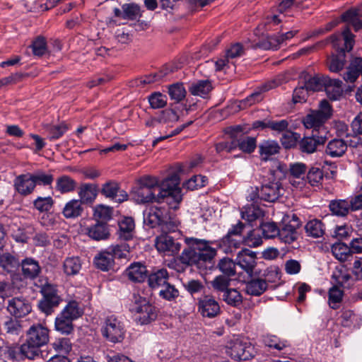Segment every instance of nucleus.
<instances>
[{"instance_id": "obj_1", "label": "nucleus", "mask_w": 362, "mask_h": 362, "mask_svg": "<svg viewBox=\"0 0 362 362\" xmlns=\"http://www.w3.org/2000/svg\"><path fill=\"white\" fill-rule=\"evenodd\" d=\"M185 242L187 245L180 255L181 263L188 266H195L199 269H205L216 255V250L211 246V243L204 239L186 238Z\"/></svg>"}, {"instance_id": "obj_2", "label": "nucleus", "mask_w": 362, "mask_h": 362, "mask_svg": "<svg viewBox=\"0 0 362 362\" xmlns=\"http://www.w3.org/2000/svg\"><path fill=\"white\" fill-rule=\"evenodd\" d=\"M49 341V330L45 325L35 323L25 332V340L21 344V350L25 358L34 359L40 353V348Z\"/></svg>"}, {"instance_id": "obj_3", "label": "nucleus", "mask_w": 362, "mask_h": 362, "mask_svg": "<svg viewBox=\"0 0 362 362\" xmlns=\"http://www.w3.org/2000/svg\"><path fill=\"white\" fill-rule=\"evenodd\" d=\"M144 223L151 228L159 226L161 232L171 233L177 230V225L170 220L167 210L162 207L151 206L144 211Z\"/></svg>"}, {"instance_id": "obj_4", "label": "nucleus", "mask_w": 362, "mask_h": 362, "mask_svg": "<svg viewBox=\"0 0 362 362\" xmlns=\"http://www.w3.org/2000/svg\"><path fill=\"white\" fill-rule=\"evenodd\" d=\"M129 310L134 315L136 322L141 325L149 324L157 317L156 308L146 298L136 293L132 296Z\"/></svg>"}, {"instance_id": "obj_5", "label": "nucleus", "mask_w": 362, "mask_h": 362, "mask_svg": "<svg viewBox=\"0 0 362 362\" xmlns=\"http://www.w3.org/2000/svg\"><path fill=\"white\" fill-rule=\"evenodd\" d=\"M332 115V108L326 100H323L320 103V108L317 110L311 111L303 119V124L307 129H313L314 133L318 132L320 134L326 133L323 124Z\"/></svg>"}, {"instance_id": "obj_6", "label": "nucleus", "mask_w": 362, "mask_h": 362, "mask_svg": "<svg viewBox=\"0 0 362 362\" xmlns=\"http://www.w3.org/2000/svg\"><path fill=\"white\" fill-rule=\"evenodd\" d=\"M179 184L180 180L177 175L165 178L161 183L160 192L158 194L160 200L166 199L167 202L174 209L177 208V205L182 199Z\"/></svg>"}, {"instance_id": "obj_7", "label": "nucleus", "mask_w": 362, "mask_h": 362, "mask_svg": "<svg viewBox=\"0 0 362 362\" xmlns=\"http://www.w3.org/2000/svg\"><path fill=\"white\" fill-rule=\"evenodd\" d=\"M226 348V354L236 361L250 360L256 354L255 348L252 344L244 342L237 337L230 339Z\"/></svg>"}, {"instance_id": "obj_8", "label": "nucleus", "mask_w": 362, "mask_h": 362, "mask_svg": "<svg viewBox=\"0 0 362 362\" xmlns=\"http://www.w3.org/2000/svg\"><path fill=\"white\" fill-rule=\"evenodd\" d=\"M126 329L121 318L112 315L107 316L102 328L103 336L112 343L121 342L125 337Z\"/></svg>"}, {"instance_id": "obj_9", "label": "nucleus", "mask_w": 362, "mask_h": 362, "mask_svg": "<svg viewBox=\"0 0 362 362\" xmlns=\"http://www.w3.org/2000/svg\"><path fill=\"white\" fill-rule=\"evenodd\" d=\"M281 174L279 169L270 171L269 182L262 186L260 190L261 198L267 202H274L283 195L284 189L276 177Z\"/></svg>"}, {"instance_id": "obj_10", "label": "nucleus", "mask_w": 362, "mask_h": 362, "mask_svg": "<svg viewBox=\"0 0 362 362\" xmlns=\"http://www.w3.org/2000/svg\"><path fill=\"white\" fill-rule=\"evenodd\" d=\"M40 292L42 298L39 301L38 307L47 315H50L54 308L59 305L62 298L58 295L56 286L49 283H46L41 287Z\"/></svg>"}, {"instance_id": "obj_11", "label": "nucleus", "mask_w": 362, "mask_h": 362, "mask_svg": "<svg viewBox=\"0 0 362 362\" xmlns=\"http://www.w3.org/2000/svg\"><path fill=\"white\" fill-rule=\"evenodd\" d=\"M279 279V274L275 271H269L265 276V279H255L246 284L245 291L248 295L259 296L262 295L268 287V282H276Z\"/></svg>"}, {"instance_id": "obj_12", "label": "nucleus", "mask_w": 362, "mask_h": 362, "mask_svg": "<svg viewBox=\"0 0 362 362\" xmlns=\"http://www.w3.org/2000/svg\"><path fill=\"white\" fill-rule=\"evenodd\" d=\"M354 37L355 35L346 27L341 33L332 35L329 39L333 47L339 52V54H344L345 52L352 50L355 43Z\"/></svg>"}, {"instance_id": "obj_13", "label": "nucleus", "mask_w": 362, "mask_h": 362, "mask_svg": "<svg viewBox=\"0 0 362 362\" xmlns=\"http://www.w3.org/2000/svg\"><path fill=\"white\" fill-rule=\"evenodd\" d=\"M155 247L159 253L166 256H173L180 250V244L164 232L156 237Z\"/></svg>"}, {"instance_id": "obj_14", "label": "nucleus", "mask_w": 362, "mask_h": 362, "mask_svg": "<svg viewBox=\"0 0 362 362\" xmlns=\"http://www.w3.org/2000/svg\"><path fill=\"white\" fill-rule=\"evenodd\" d=\"M119 252H120L119 245L109 247L106 250L100 252L94 257V264L102 271H108L113 266L114 258Z\"/></svg>"}, {"instance_id": "obj_15", "label": "nucleus", "mask_w": 362, "mask_h": 362, "mask_svg": "<svg viewBox=\"0 0 362 362\" xmlns=\"http://www.w3.org/2000/svg\"><path fill=\"white\" fill-rule=\"evenodd\" d=\"M7 310L13 317H23L31 312L29 301L23 297H14L8 300Z\"/></svg>"}, {"instance_id": "obj_16", "label": "nucleus", "mask_w": 362, "mask_h": 362, "mask_svg": "<svg viewBox=\"0 0 362 362\" xmlns=\"http://www.w3.org/2000/svg\"><path fill=\"white\" fill-rule=\"evenodd\" d=\"M15 190L22 196L31 194L36 187L32 173H25L17 176L13 180Z\"/></svg>"}, {"instance_id": "obj_17", "label": "nucleus", "mask_w": 362, "mask_h": 362, "mask_svg": "<svg viewBox=\"0 0 362 362\" xmlns=\"http://www.w3.org/2000/svg\"><path fill=\"white\" fill-rule=\"evenodd\" d=\"M199 312L204 317L212 318L219 314L221 308L213 296H205L199 300Z\"/></svg>"}, {"instance_id": "obj_18", "label": "nucleus", "mask_w": 362, "mask_h": 362, "mask_svg": "<svg viewBox=\"0 0 362 362\" xmlns=\"http://www.w3.org/2000/svg\"><path fill=\"white\" fill-rule=\"evenodd\" d=\"M307 170L306 165L302 163L291 164L288 180L291 185L298 189H303L305 184V174Z\"/></svg>"}, {"instance_id": "obj_19", "label": "nucleus", "mask_w": 362, "mask_h": 362, "mask_svg": "<svg viewBox=\"0 0 362 362\" xmlns=\"http://www.w3.org/2000/svg\"><path fill=\"white\" fill-rule=\"evenodd\" d=\"M256 253L248 249H243L237 255V264L247 274H251L257 264Z\"/></svg>"}, {"instance_id": "obj_20", "label": "nucleus", "mask_w": 362, "mask_h": 362, "mask_svg": "<svg viewBox=\"0 0 362 362\" xmlns=\"http://www.w3.org/2000/svg\"><path fill=\"white\" fill-rule=\"evenodd\" d=\"M326 141V136L323 134L318 135L313 131L312 136L303 137L299 142L300 150L306 153H313L318 146L323 145Z\"/></svg>"}, {"instance_id": "obj_21", "label": "nucleus", "mask_w": 362, "mask_h": 362, "mask_svg": "<svg viewBox=\"0 0 362 362\" xmlns=\"http://www.w3.org/2000/svg\"><path fill=\"white\" fill-rule=\"evenodd\" d=\"M341 19L348 25H351L355 31H358L362 28V4L344 12Z\"/></svg>"}, {"instance_id": "obj_22", "label": "nucleus", "mask_w": 362, "mask_h": 362, "mask_svg": "<svg viewBox=\"0 0 362 362\" xmlns=\"http://www.w3.org/2000/svg\"><path fill=\"white\" fill-rule=\"evenodd\" d=\"M101 193L118 203L126 201L128 197L124 190L119 189V184L112 181L107 182L103 185Z\"/></svg>"}, {"instance_id": "obj_23", "label": "nucleus", "mask_w": 362, "mask_h": 362, "mask_svg": "<svg viewBox=\"0 0 362 362\" xmlns=\"http://www.w3.org/2000/svg\"><path fill=\"white\" fill-rule=\"evenodd\" d=\"M342 82L339 79L323 78V86L327 97L332 100H339L343 93Z\"/></svg>"}, {"instance_id": "obj_24", "label": "nucleus", "mask_w": 362, "mask_h": 362, "mask_svg": "<svg viewBox=\"0 0 362 362\" xmlns=\"http://www.w3.org/2000/svg\"><path fill=\"white\" fill-rule=\"evenodd\" d=\"M125 272L128 278L132 281L142 282L147 277L146 267L140 262L131 264Z\"/></svg>"}, {"instance_id": "obj_25", "label": "nucleus", "mask_w": 362, "mask_h": 362, "mask_svg": "<svg viewBox=\"0 0 362 362\" xmlns=\"http://www.w3.org/2000/svg\"><path fill=\"white\" fill-rule=\"evenodd\" d=\"M132 194L137 203H147L153 201L160 202L158 194V197H156L153 191L149 189L148 187H144L140 185H138V186L134 188Z\"/></svg>"}, {"instance_id": "obj_26", "label": "nucleus", "mask_w": 362, "mask_h": 362, "mask_svg": "<svg viewBox=\"0 0 362 362\" xmlns=\"http://www.w3.org/2000/svg\"><path fill=\"white\" fill-rule=\"evenodd\" d=\"M296 221L297 222L296 226L287 223L281 229H279L278 237L281 242L291 244L297 240L298 235L297 228L300 225L298 218H296Z\"/></svg>"}, {"instance_id": "obj_27", "label": "nucleus", "mask_w": 362, "mask_h": 362, "mask_svg": "<svg viewBox=\"0 0 362 362\" xmlns=\"http://www.w3.org/2000/svg\"><path fill=\"white\" fill-rule=\"evenodd\" d=\"M169 274L165 269H158L148 276V284L152 289H160L168 281Z\"/></svg>"}, {"instance_id": "obj_28", "label": "nucleus", "mask_w": 362, "mask_h": 362, "mask_svg": "<svg viewBox=\"0 0 362 362\" xmlns=\"http://www.w3.org/2000/svg\"><path fill=\"white\" fill-rule=\"evenodd\" d=\"M362 58L355 57L351 61L347 68L346 71L343 75V78L347 83H354L361 74Z\"/></svg>"}, {"instance_id": "obj_29", "label": "nucleus", "mask_w": 362, "mask_h": 362, "mask_svg": "<svg viewBox=\"0 0 362 362\" xmlns=\"http://www.w3.org/2000/svg\"><path fill=\"white\" fill-rule=\"evenodd\" d=\"M347 150V144L340 139H334L331 140L327 146L325 152L332 158L342 156Z\"/></svg>"}, {"instance_id": "obj_30", "label": "nucleus", "mask_w": 362, "mask_h": 362, "mask_svg": "<svg viewBox=\"0 0 362 362\" xmlns=\"http://www.w3.org/2000/svg\"><path fill=\"white\" fill-rule=\"evenodd\" d=\"M213 86L209 80H199L192 83L189 90L193 95L206 98L212 90Z\"/></svg>"}, {"instance_id": "obj_31", "label": "nucleus", "mask_w": 362, "mask_h": 362, "mask_svg": "<svg viewBox=\"0 0 362 362\" xmlns=\"http://www.w3.org/2000/svg\"><path fill=\"white\" fill-rule=\"evenodd\" d=\"M22 271L25 277L33 279L40 273L38 262L33 258H26L21 262Z\"/></svg>"}, {"instance_id": "obj_32", "label": "nucleus", "mask_w": 362, "mask_h": 362, "mask_svg": "<svg viewBox=\"0 0 362 362\" xmlns=\"http://www.w3.org/2000/svg\"><path fill=\"white\" fill-rule=\"evenodd\" d=\"M119 238L124 240H129L133 238L135 228L134 221L132 217L124 218L119 223Z\"/></svg>"}, {"instance_id": "obj_33", "label": "nucleus", "mask_w": 362, "mask_h": 362, "mask_svg": "<svg viewBox=\"0 0 362 362\" xmlns=\"http://www.w3.org/2000/svg\"><path fill=\"white\" fill-rule=\"evenodd\" d=\"M83 210L81 200L71 199L65 204L62 210V214L66 218H74L80 216Z\"/></svg>"}, {"instance_id": "obj_34", "label": "nucleus", "mask_w": 362, "mask_h": 362, "mask_svg": "<svg viewBox=\"0 0 362 362\" xmlns=\"http://www.w3.org/2000/svg\"><path fill=\"white\" fill-rule=\"evenodd\" d=\"M279 146L274 141H264L259 146V153L262 160H268L271 156L279 153Z\"/></svg>"}, {"instance_id": "obj_35", "label": "nucleus", "mask_w": 362, "mask_h": 362, "mask_svg": "<svg viewBox=\"0 0 362 362\" xmlns=\"http://www.w3.org/2000/svg\"><path fill=\"white\" fill-rule=\"evenodd\" d=\"M331 251L334 257L340 262H346L351 257L350 247L344 243H336L332 245Z\"/></svg>"}, {"instance_id": "obj_36", "label": "nucleus", "mask_w": 362, "mask_h": 362, "mask_svg": "<svg viewBox=\"0 0 362 362\" xmlns=\"http://www.w3.org/2000/svg\"><path fill=\"white\" fill-rule=\"evenodd\" d=\"M305 230L308 236L317 238L325 234V228L324 223L320 220L313 219L305 224Z\"/></svg>"}, {"instance_id": "obj_37", "label": "nucleus", "mask_w": 362, "mask_h": 362, "mask_svg": "<svg viewBox=\"0 0 362 362\" xmlns=\"http://www.w3.org/2000/svg\"><path fill=\"white\" fill-rule=\"evenodd\" d=\"M76 187V181L68 175H62L56 180L55 189L61 194L72 192Z\"/></svg>"}, {"instance_id": "obj_38", "label": "nucleus", "mask_w": 362, "mask_h": 362, "mask_svg": "<svg viewBox=\"0 0 362 362\" xmlns=\"http://www.w3.org/2000/svg\"><path fill=\"white\" fill-rule=\"evenodd\" d=\"M300 83L310 91L320 90L323 86V78L315 76H312L307 73L300 75Z\"/></svg>"}, {"instance_id": "obj_39", "label": "nucleus", "mask_w": 362, "mask_h": 362, "mask_svg": "<svg viewBox=\"0 0 362 362\" xmlns=\"http://www.w3.org/2000/svg\"><path fill=\"white\" fill-rule=\"evenodd\" d=\"M264 216L261 208L255 204H250L244 206L241 211L242 218L248 222H252Z\"/></svg>"}, {"instance_id": "obj_40", "label": "nucleus", "mask_w": 362, "mask_h": 362, "mask_svg": "<svg viewBox=\"0 0 362 362\" xmlns=\"http://www.w3.org/2000/svg\"><path fill=\"white\" fill-rule=\"evenodd\" d=\"M98 194L97 186L93 184L82 185L78 191V196L82 202H93Z\"/></svg>"}, {"instance_id": "obj_41", "label": "nucleus", "mask_w": 362, "mask_h": 362, "mask_svg": "<svg viewBox=\"0 0 362 362\" xmlns=\"http://www.w3.org/2000/svg\"><path fill=\"white\" fill-rule=\"evenodd\" d=\"M87 233L90 238L96 240H105L109 236L107 226L102 222H98L88 228Z\"/></svg>"}, {"instance_id": "obj_42", "label": "nucleus", "mask_w": 362, "mask_h": 362, "mask_svg": "<svg viewBox=\"0 0 362 362\" xmlns=\"http://www.w3.org/2000/svg\"><path fill=\"white\" fill-rule=\"evenodd\" d=\"M82 263L78 257H66L63 264L64 272L68 276H74L78 274L81 269Z\"/></svg>"}, {"instance_id": "obj_43", "label": "nucleus", "mask_w": 362, "mask_h": 362, "mask_svg": "<svg viewBox=\"0 0 362 362\" xmlns=\"http://www.w3.org/2000/svg\"><path fill=\"white\" fill-rule=\"evenodd\" d=\"M54 327L62 334H69L74 330L73 320L60 313L55 319Z\"/></svg>"}, {"instance_id": "obj_44", "label": "nucleus", "mask_w": 362, "mask_h": 362, "mask_svg": "<svg viewBox=\"0 0 362 362\" xmlns=\"http://www.w3.org/2000/svg\"><path fill=\"white\" fill-rule=\"evenodd\" d=\"M223 300L233 307H238L243 303V296L236 288H229L222 295Z\"/></svg>"}, {"instance_id": "obj_45", "label": "nucleus", "mask_w": 362, "mask_h": 362, "mask_svg": "<svg viewBox=\"0 0 362 362\" xmlns=\"http://www.w3.org/2000/svg\"><path fill=\"white\" fill-rule=\"evenodd\" d=\"M54 201L50 196H38L33 202V207L40 213L49 212L54 206Z\"/></svg>"}, {"instance_id": "obj_46", "label": "nucleus", "mask_w": 362, "mask_h": 362, "mask_svg": "<svg viewBox=\"0 0 362 362\" xmlns=\"http://www.w3.org/2000/svg\"><path fill=\"white\" fill-rule=\"evenodd\" d=\"M344 291L337 286L333 285L328 291V304L333 309L337 310L339 308L342 301Z\"/></svg>"}, {"instance_id": "obj_47", "label": "nucleus", "mask_w": 362, "mask_h": 362, "mask_svg": "<svg viewBox=\"0 0 362 362\" xmlns=\"http://www.w3.org/2000/svg\"><path fill=\"white\" fill-rule=\"evenodd\" d=\"M341 325L347 327H359L362 322L361 317L352 310H344L341 315Z\"/></svg>"}, {"instance_id": "obj_48", "label": "nucleus", "mask_w": 362, "mask_h": 362, "mask_svg": "<svg viewBox=\"0 0 362 362\" xmlns=\"http://www.w3.org/2000/svg\"><path fill=\"white\" fill-rule=\"evenodd\" d=\"M349 206L347 200L337 199L330 202L329 208L333 214L338 216H345L350 211Z\"/></svg>"}, {"instance_id": "obj_49", "label": "nucleus", "mask_w": 362, "mask_h": 362, "mask_svg": "<svg viewBox=\"0 0 362 362\" xmlns=\"http://www.w3.org/2000/svg\"><path fill=\"white\" fill-rule=\"evenodd\" d=\"M240 240H238L235 237L230 236L229 235H226L218 243L220 248L227 254L233 252L236 249L240 247Z\"/></svg>"}, {"instance_id": "obj_50", "label": "nucleus", "mask_w": 362, "mask_h": 362, "mask_svg": "<svg viewBox=\"0 0 362 362\" xmlns=\"http://www.w3.org/2000/svg\"><path fill=\"white\" fill-rule=\"evenodd\" d=\"M1 356L5 362H15L16 361H19L22 359L24 356L21 350V346L20 347L18 346H8L6 347L1 352Z\"/></svg>"}, {"instance_id": "obj_51", "label": "nucleus", "mask_w": 362, "mask_h": 362, "mask_svg": "<svg viewBox=\"0 0 362 362\" xmlns=\"http://www.w3.org/2000/svg\"><path fill=\"white\" fill-rule=\"evenodd\" d=\"M61 313L74 321L83 315V311L76 301L72 300L67 303Z\"/></svg>"}, {"instance_id": "obj_52", "label": "nucleus", "mask_w": 362, "mask_h": 362, "mask_svg": "<svg viewBox=\"0 0 362 362\" xmlns=\"http://www.w3.org/2000/svg\"><path fill=\"white\" fill-rule=\"evenodd\" d=\"M324 177L323 171L320 168H311L307 174V181L312 187L322 186Z\"/></svg>"}, {"instance_id": "obj_53", "label": "nucleus", "mask_w": 362, "mask_h": 362, "mask_svg": "<svg viewBox=\"0 0 362 362\" xmlns=\"http://www.w3.org/2000/svg\"><path fill=\"white\" fill-rule=\"evenodd\" d=\"M35 186H49L54 181V175L52 173H46L42 170H37L32 173Z\"/></svg>"}, {"instance_id": "obj_54", "label": "nucleus", "mask_w": 362, "mask_h": 362, "mask_svg": "<svg viewBox=\"0 0 362 362\" xmlns=\"http://www.w3.org/2000/svg\"><path fill=\"white\" fill-rule=\"evenodd\" d=\"M345 54L332 55L327 60L329 69L332 72H339L345 64Z\"/></svg>"}, {"instance_id": "obj_55", "label": "nucleus", "mask_w": 362, "mask_h": 362, "mask_svg": "<svg viewBox=\"0 0 362 362\" xmlns=\"http://www.w3.org/2000/svg\"><path fill=\"white\" fill-rule=\"evenodd\" d=\"M218 269L226 276H233L235 274V263L230 258L224 257L219 260Z\"/></svg>"}, {"instance_id": "obj_56", "label": "nucleus", "mask_w": 362, "mask_h": 362, "mask_svg": "<svg viewBox=\"0 0 362 362\" xmlns=\"http://www.w3.org/2000/svg\"><path fill=\"white\" fill-rule=\"evenodd\" d=\"M159 296L166 300H173L179 296L180 292L175 286L167 282L160 290Z\"/></svg>"}, {"instance_id": "obj_57", "label": "nucleus", "mask_w": 362, "mask_h": 362, "mask_svg": "<svg viewBox=\"0 0 362 362\" xmlns=\"http://www.w3.org/2000/svg\"><path fill=\"white\" fill-rule=\"evenodd\" d=\"M262 235L266 239H273L278 237L279 228L274 222L262 223L260 225Z\"/></svg>"}, {"instance_id": "obj_58", "label": "nucleus", "mask_w": 362, "mask_h": 362, "mask_svg": "<svg viewBox=\"0 0 362 362\" xmlns=\"http://www.w3.org/2000/svg\"><path fill=\"white\" fill-rule=\"evenodd\" d=\"M230 281V276L218 275L211 281V286L214 290L223 293L229 288Z\"/></svg>"}, {"instance_id": "obj_59", "label": "nucleus", "mask_w": 362, "mask_h": 362, "mask_svg": "<svg viewBox=\"0 0 362 362\" xmlns=\"http://www.w3.org/2000/svg\"><path fill=\"white\" fill-rule=\"evenodd\" d=\"M300 136L296 132L290 131L285 132L281 138V142L283 146L286 148H291L297 144V141L300 139Z\"/></svg>"}, {"instance_id": "obj_60", "label": "nucleus", "mask_w": 362, "mask_h": 362, "mask_svg": "<svg viewBox=\"0 0 362 362\" xmlns=\"http://www.w3.org/2000/svg\"><path fill=\"white\" fill-rule=\"evenodd\" d=\"M265 346L281 351L287 346L286 341L281 340L275 335H266L263 337Z\"/></svg>"}, {"instance_id": "obj_61", "label": "nucleus", "mask_w": 362, "mask_h": 362, "mask_svg": "<svg viewBox=\"0 0 362 362\" xmlns=\"http://www.w3.org/2000/svg\"><path fill=\"white\" fill-rule=\"evenodd\" d=\"M67 130L68 127L64 123H62L59 125L50 126L47 129L49 134V140H56L59 139L65 134Z\"/></svg>"}, {"instance_id": "obj_62", "label": "nucleus", "mask_w": 362, "mask_h": 362, "mask_svg": "<svg viewBox=\"0 0 362 362\" xmlns=\"http://www.w3.org/2000/svg\"><path fill=\"white\" fill-rule=\"evenodd\" d=\"M93 215L96 219L103 223V221H107L111 218L112 209L110 207L104 205H98L95 207Z\"/></svg>"}, {"instance_id": "obj_63", "label": "nucleus", "mask_w": 362, "mask_h": 362, "mask_svg": "<svg viewBox=\"0 0 362 362\" xmlns=\"http://www.w3.org/2000/svg\"><path fill=\"white\" fill-rule=\"evenodd\" d=\"M168 93L172 100L180 102L185 97L186 91L182 84L177 83L169 87Z\"/></svg>"}, {"instance_id": "obj_64", "label": "nucleus", "mask_w": 362, "mask_h": 362, "mask_svg": "<svg viewBox=\"0 0 362 362\" xmlns=\"http://www.w3.org/2000/svg\"><path fill=\"white\" fill-rule=\"evenodd\" d=\"M206 177L200 175H194L183 184V187L189 190H194L205 185Z\"/></svg>"}]
</instances>
